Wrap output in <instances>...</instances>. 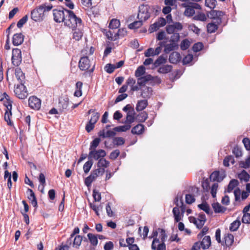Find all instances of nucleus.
I'll return each instance as SVG.
<instances>
[{
	"instance_id": "nucleus-1",
	"label": "nucleus",
	"mask_w": 250,
	"mask_h": 250,
	"mask_svg": "<svg viewBox=\"0 0 250 250\" xmlns=\"http://www.w3.org/2000/svg\"><path fill=\"white\" fill-rule=\"evenodd\" d=\"M52 7L51 4L46 5L45 4H43L39 6L31 11V19L35 21H42L44 18L45 13L51 10Z\"/></svg>"
},
{
	"instance_id": "nucleus-2",
	"label": "nucleus",
	"mask_w": 250,
	"mask_h": 250,
	"mask_svg": "<svg viewBox=\"0 0 250 250\" xmlns=\"http://www.w3.org/2000/svg\"><path fill=\"white\" fill-rule=\"evenodd\" d=\"M66 13L64 24L72 29L73 30L76 29L78 25H81L82 21L81 18L76 16L73 11L69 10H66Z\"/></svg>"
},
{
	"instance_id": "nucleus-3",
	"label": "nucleus",
	"mask_w": 250,
	"mask_h": 250,
	"mask_svg": "<svg viewBox=\"0 0 250 250\" xmlns=\"http://www.w3.org/2000/svg\"><path fill=\"white\" fill-rule=\"evenodd\" d=\"M150 17L148 12L144 13L141 12L139 11L138 14V18L139 20L138 21H135L133 22L128 25V28L131 29H137L142 26L143 24V21L147 20Z\"/></svg>"
},
{
	"instance_id": "nucleus-4",
	"label": "nucleus",
	"mask_w": 250,
	"mask_h": 250,
	"mask_svg": "<svg viewBox=\"0 0 250 250\" xmlns=\"http://www.w3.org/2000/svg\"><path fill=\"white\" fill-rule=\"evenodd\" d=\"M66 10V9L63 7H60L53 10L54 20L56 22H64L66 15L65 13Z\"/></svg>"
},
{
	"instance_id": "nucleus-5",
	"label": "nucleus",
	"mask_w": 250,
	"mask_h": 250,
	"mask_svg": "<svg viewBox=\"0 0 250 250\" xmlns=\"http://www.w3.org/2000/svg\"><path fill=\"white\" fill-rule=\"evenodd\" d=\"M12 63L15 66H18L21 62L22 57L21 50L18 48L12 50Z\"/></svg>"
},
{
	"instance_id": "nucleus-6",
	"label": "nucleus",
	"mask_w": 250,
	"mask_h": 250,
	"mask_svg": "<svg viewBox=\"0 0 250 250\" xmlns=\"http://www.w3.org/2000/svg\"><path fill=\"white\" fill-rule=\"evenodd\" d=\"M14 92L17 97L20 99H24L28 95L27 89L24 83L18 84L14 89Z\"/></svg>"
},
{
	"instance_id": "nucleus-7",
	"label": "nucleus",
	"mask_w": 250,
	"mask_h": 250,
	"mask_svg": "<svg viewBox=\"0 0 250 250\" xmlns=\"http://www.w3.org/2000/svg\"><path fill=\"white\" fill-rule=\"evenodd\" d=\"M182 29L183 25L179 22H173L172 24H168L166 27V32L168 34L177 33Z\"/></svg>"
},
{
	"instance_id": "nucleus-8",
	"label": "nucleus",
	"mask_w": 250,
	"mask_h": 250,
	"mask_svg": "<svg viewBox=\"0 0 250 250\" xmlns=\"http://www.w3.org/2000/svg\"><path fill=\"white\" fill-rule=\"evenodd\" d=\"M155 79L156 78L151 75L147 74L138 78L137 79V83L140 86H145V84L148 83H149L150 84H153Z\"/></svg>"
},
{
	"instance_id": "nucleus-9",
	"label": "nucleus",
	"mask_w": 250,
	"mask_h": 250,
	"mask_svg": "<svg viewBox=\"0 0 250 250\" xmlns=\"http://www.w3.org/2000/svg\"><path fill=\"white\" fill-rule=\"evenodd\" d=\"M224 15L223 12L217 10H211L208 16L209 18L211 19L216 20V22L219 24L222 22V17Z\"/></svg>"
},
{
	"instance_id": "nucleus-10",
	"label": "nucleus",
	"mask_w": 250,
	"mask_h": 250,
	"mask_svg": "<svg viewBox=\"0 0 250 250\" xmlns=\"http://www.w3.org/2000/svg\"><path fill=\"white\" fill-rule=\"evenodd\" d=\"M106 155V152L104 150L99 149L98 150H93L89 151L88 158V159H94L97 160L100 158H103Z\"/></svg>"
},
{
	"instance_id": "nucleus-11",
	"label": "nucleus",
	"mask_w": 250,
	"mask_h": 250,
	"mask_svg": "<svg viewBox=\"0 0 250 250\" xmlns=\"http://www.w3.org/2000/svg\"><path fill=\"white\" fill-rule=\"evenodd\" d=\"M28 104L30 108L39 110L41 105V101L36 96H31L29 98Z\"/></svg>"
},
{
	"instance_id": "nucleus-12",
	"label": "nucleus",
	"mask_w": 250,
	"mask_h": 250,
	"mask_svg": "<svg viewBox=\"0 0 250 250\" xmlns=\"http://www.w3.org/2000/svg\"><path fill=\"white\" fill-rule=\"evenodd\" d=\"M90 66V60L87 56L81 57L79 62V67L82 71L88 70Z\"/></svg>"
},
{
	"instance_id": "nucleus-13",
	"label": "nucleus",
	"mask_w": 250,
	"mask_h": 250,
	"mask_svg": "<svg viewBox=\"0 0 250 250\" xmlns=\"http://www.w3.org/2000/svg\"><path fill=\"white\" fill-rule=\"evenodd\" d=\"M151 249L153 250H166V244L160 241L157 238H154L151 244Z\"/></svg>"
},
{
	"instance_id": "nucleus-14",
	"label": "nucleus",
	"mask_w": 250,
	"mask_h": 250,
	"mask_svg": "<svg viewBox=\"0 0 250 250\" xmlns=\"http://www.w3.org/2000/svg\"><path fill=\"white\" fill-rule=\"evenodd\" d=\"M88 239L90 243L91 246L88 247V249H86V250H93L95 247L97 246L98 242L97 239V236L95 234L89 233L87 234Z\"/></svg>"
},
{
	"instance_id": "nucleus-15",
	"label": "nucleus",
	"mask_w": 250,
	"mask_h": 250,
	"mask_svg": "<svg viewBox=\"0 0 250 250\" xmlns=\"http://www.w3.org/2000/svg\"><path fill=\"white\" fill-rule=\"evenodd\" d=\"M12 104L10 103H9L8 104L6 105V110L5 111V113L4 114V120L5 122L7 123V124L9 125L12 126L13 125V123L10 120V117L12 116Z\"/></svg>"
},
{
	"instance_id": "nucleus-16",
	"label": "nucleus",
	"mask_w": 250,
	"mask_h": 250,
	"mask_svg": "<svg viewBox=\"0 0 250 250\" xmlns=\"http://www.w3.org/2000/svg\"><path fill=\"white\" fill-rule=\"evenodd\" d=\"M116 135V131L114 130V128L112 130H108L106 131L105 129H103L98 132L99 137L103 138L113 137Z\"/></svg>"
},
{
	"instance_id": "nucleus-17",
	"label": "nucleus",
	"mask_w": 250,
	"mask_h": 250,
	"mask_svg": "<svg viewBox=\"0 0 250 250\" xmlns=\"http://www.w3.org/2000/svg\"><path fill=\"white\" fill-rule=\"evenodd\" d=\"M24 35L22 33L15 34L12 38V43L15 46H18L21 44L24 41Z\"/></svg>"
},
{
	"instance_id": "nucleus-18",
	"label": "nucleus",
	"mask_w": 250,
	"mask_h": 250,
	"mask_svg": "<svg viewBox=\"0 0 250 250\" xmlns=\"http://www.w3.org/2000/svg\"><path fill=\"white\" fill-rule=\"evenodd\" d=\"M182 6L183 7L186 8L185 11L184 12V14L185 16L187 17H191L195 14V10L193 9V7L189 4V3H183L182 4Z\"/></svg>"
},
{
	"instance_id": "nucleus-19",
	"label": "nucleus",
	"mask_w": 250,
	"mask_h": 250,
	"mask_svg": "<svg viewBox=\"0 0 250 250\" xmlns=\"http://www.w3.org/2000/svg\"><path fill=\"white\" fill-rule=\"evenodd\" d=\"M15 76L20 84L24 83L25 76L21 68H17L15 69Z\"/></svg>"
},
{
	"instance_id": "nucleus-20",
	"label": "nucleus",
	"mask_w": 250,
	"mask_h": 250,
	"mask_svg": "<svg viewBox=\"0 0 250 250\" xmlns=\"http://www.w3.org/2000/svg\"><path fill=\"white\" fill-rule=\"evenodd\" d=\"M211 245V239L209 236H205L203 239L202 241L199 244L203 250L208 249Z\"/></svg>"
},
{
	"instance_id": "nucleus-21",
	"label": "nucleus",
	"mask_w": 250,
	"mask_h": 250,
	"mask_svg": "<svg viewBox=\"0 0 250 250\" xmlns=\"http://www.w3.org/2000/svg\"><path fill=\"white\" fill-rule=\"evenodd\" d=\"M141 96L143 98H149L152 94V89L150 87L142 88Z\"/></svg>"
},
{
	"instance_id": "nucleus-22",
	"label": "nucleus",
	"mask_w": 250,
	"mask_h": 250,
	"mask_svg": "<svg viewBox=\"0 0 250 250\" xmlns=\"http://www.w3.org/2000/svg\"><path fill=\"white\" fill-rule=\"evenodd\" d=\"M178 48V44H176L175 43L170 42V43H167V44L165 48H164V52L166 54H168L171 51L177 50Z\"/></svg>"
},
{
	"instance_id": "nucleus-23",
	"label": "nucleus",
	"mask_w": 250,
	"mask_h": 250,
	"mask_svg": "<svg viewBox=\"0 0 250 250\" xmlns=\"http://www.w3.org/2000/svg\"><path fill=\"white\" fill-rule=\"evenodd\" d=\"M148 102L146 100H139L138 101L137 103L136 110H137V111H142L146 108Z\"/></svg>"
},
{
	"instance_id": "nucleus-24",
	"label": "nucleus",
	"mask_w": 250,
	"mask_h": 250,
	"mask_svg": "<svg viewBox=\"0 0 250 250\" xmlns=\"http://www.w3.org/2000/svg\"><path fill=\"white\" fill-rule=\"evenodd\" d=\"M212 207L216 213H224L226 210V207L222 206L219 203H214L212 204Z\"/></svg>"
},
{
	"instance_id": "nucleus-25",
	"label": "nucleus",
	"mask_w": 250,
	"mask_h": 250,
	"mask_svg": "<svg viewBox=\"0 0 250 250\" xmlns=\"http://www.w3.org/2000/svg\"><path fill=\"white\" fill-rule=\"evenodd\" d=\"M180 60V55L177 52H173L169 56V61L172 63H176Z\"/></svg>"
},
{
	"instance_id": "nucleus-26",
	"label": "nucleus",
	"mask_w": 250,
	"mask_h": 250,
	"mask_svg": "<svg viewBox=\"0 0 250 250\" xmlns=\"http://www.w3.org/2000/svg\"><path fill=\"white\" fill-rule=\"evenodd\" d=\"M144 125L142 124H138L134 126L131 130V132L133 134L140 135L143 133L144 130Z\"/></svg>"
},
{
	"instance_id": "nucleus-27",
	"label": "nucleus",
	"mask_w": 250,
	"mask_h": 250,
	"mask_svg": "<svg viewBox=\"0 0 250 250\" xmlns=\"http://www.w3.org/2000/svg\"><path fill=\"white\" fill-rule=\"evenodd\" d=\"M238 177L241 182L244 181L247 182L250 180V175L245 170H242L241 172L238 174Z\"/></svg>"
},
{
	"instance_id": "nucleus-28",
	"label": "nucleus",
	"mask_w": 250,
	"mask_h": 250,
	"mask_svg": "<svg viewBox=\"0 0 250 250\" xmlns=\"http://www.w3.org/2000/svg\"><path fill=\"white\" fill-rule=\"evenodd\" d=\"M69 104V99L67 97H61L59 99V106L63 109H66Z\"/></svg>"
},
{
	"instance_id": "nucleus-29",
	"label": "nucleus",
	"mask_w": 250,
	"mask_h": 250,
	"mask_svg": "<svg viewBox=\"0 0 250 250\" xmlns=\"http://www.w3.org/2000/svg\"><path fill=\"white\" fill-rule=\"evenodd\" d=\"M209 178L211 181L213 182H220L223 180L224 177L220 176L219 171H215L210 174Z\"/></svg>"
},
{
	"instance_id": "nucleus-30",
	"label": "nucleus",
	"mask_w": 250,
	"mask_h": 250,
	"mask_svg": "<svg viewBox=\"0 0 250 250\" xmlns=\"http://www.w3.org/2000/svg\"><path fill=\"white\" fill-rule=\"evenodd\" d=\"M172 68V66L171 65H164L159 67L158 70V72L159 73L166 74L170 72Z\"/></svg>"
},
{
	"instance_id": "nucleus-31",
	"label": "nucleus",
	"mask_w": 250,
	"mask_h": 250,
	"mask_svg": "<svg viewBox=\"0 0 250 250\" xmlns=\"http://www.w3.org/2000/svg\"><path fill=\"white\" fill-rule=\"evenodd\" d=\"M239 184V182L236 179H232L230 181L227 189V192L229 193L232 191V190L237 187Z\"/></svg>"
},
{
	"instance_id": "nucleus-32",
	"label": "nucleus",
	"mask_w": 250,
	"mask_h": 250,
	"mask_svg": "<svg viewBox=\"0 0 250 250\" xmlns=\"http://www.w3.org/2000/svg\"><path fill=\"white\" fill-rule=\"evenodd\" d=\"M167 62V58L163 55H161L155 61L153 65L155 67H157L161 64H165Z\"/></svg>"
},
{
	"instance_id": "nucleus-33",
	"label": "nucleus",
	"mask_w": 250,
	"mask_h": 250,
	"mask_svg": "<svg viewBox=\"0 0 250 250\" xmlns=\"http://www.w3.org/2000/svg\"><path fill=\"white\" fill-rule=\"evenodd\" d=\"M198 207L201 210H204L207 214H209L212 212H210V209L209 205L207 202L203 203L198 205Z\"/></svg>"
},
{
	"instance_id": "nucleus-34",
	"label": "nucleus",
	"mask_w": 250,
	"mask_h": 250,
	"mask_svg": "<svg viewBox=\"0 0 250 250\" xmlns=\"http://www.w3.org/2000/svg\"><path fill=\"white\" fill-rule=\"evenodd\" d=\"M146 72V68L145 66L143 65H141L139 66L137 69L136 70L135 72V76L136 77H142L143 75L145 74Z\"/></svg>"
},
{
	"instance_id": "nucleus-35",
	"label": "nucleus",
	"mask_w": 250,
	"mask_h": 250,
	"mask_svg": "<svg viewBox=\"0 0 250 250\" xmlns=\"http://www.w3.org/2000/svg\"><path fill=\"white\" fill-rule=\"evenodd\" d=\"M241 225L240 221L236 220L230 224L229 230L231 231H236Z\"/></svg>"
},
{
	"instance_id": "nucleus-36",
	"label": "nucleus",
	"mask_w": 250,
	"mask_h": 250,
	"mask_svg": "<svg viewBox=\"0 0 250 250\" xmlns=\"http://www.w3.org/2000/svg\"><path fill=\"white\" fill-rule=\"evenodd\" d=\"M207 31L208 33H212L215 32L218 29V24L215 23H209L207 25Z\"/></svg>"
},
{
	"instance_id": "nucleus-37",
	"label": "nucleus",
	"mask_w": 250,
	"mask_h": 250,
	"mask_svg": "<svg viewBox=\"0 0 250 250\" xmlns=\"http://www.w3.org/2000/svg\"><path fill=\"white\" fill-rule=\"evenodd\" d=\"M131 127V125L126 124L125 125L118 126L114 128V130L116 132H125L129 130Z\"/></svg>"
},
{
	"instance_id": "nucleus-38",
	"label": "nucleus",
	"mask_w": 250,
	"mask_h": 250,
	"mask_svg": "<svg viewBox=\"0 0 250 250\" xmlns=\"http://www.w3.org/2000/svg\"><path fill=\"white\" fill-rule=\"evenodd\" d=\"M101 142V139L99 138H96L94 139L90 143L89 150L90 151L95 150L96 147L99 145V143Z\"/></svg>"
},
{
	"instance_id": "nucleus-39",
	"label": "nucleus",
	"mask_w": 250,
	"mask_h": 250,
	"mask_svg": "<svg viewBox=\"0 0 250 250\" xmlns=\"http://www.w3.org/2000/svg\"><path fill=\"white\" fill-rule=\"evenodd\" d=\"M82 241L83 236L81 235L76 236L75 238L73 239V247H75L77 248H79V247L81 245Z\"/></svg>"
},
{
	"instance_id": "nucleus-40",
	"label": "nucleus",
	"mask_w": 250,
	"mask_h": 250,
	"mask_svg": "<svg viewBox=\"0 0 250 250\" xmlns=\"http://www.w3.org/2000/svg\"><path fill=\"white\" fill-rule=\"evenodd\" d=\"M225 243L226 246H230L232 244L234 240V236L231 234H228L224 238Z\"/></svg>"
},
{
	"instance_id": "nucleus-41",
	"label": "nucleus",
	"mask_w": 250,
	"mask_h": 250,
	"mask_svg": "<svg viewBox=\"0 0 250 250\" xmlns=\"http://www.w3.org/2000/svg\"><path fill=\"white\" fill-rule=\"evenodd\" d=\"M148 114L145 112H142L137 115V119L139 122H144L147 118Z\"/></svg>"
},
{
	"instance_id": "nucleus-42",
	"label": "nucleus",
	"mask_w": 250,
	"mask_h": 250,
	"mask_svg": "<svg viewBox=\"0 0 250 250\" xmlns=\"http://www.w3.org/2000/svg\"><path fill=\"white\" fill-rule=\"evenodd\" d=\"M120 25V21L117 19H112L109 25V27L110 29H117L118 28Z\"/></svg>"
},
{
	"instance_id": "nucleus-43",
	"label": "nucleus",
	"mask_w": 250,
	"mask_h": 250,
	"mask_svg": "<svg viewBox=\"0 0 250 250\" xmlns=\"http://www.w3.org/2000/svg\"><path fill=\"white\" fill-rule=\"evenodd\" d=\"M109 162L106 161L105 159L101 158L99 159L97 163L98 167H107L109 165Z\"/></svg>"
},
{
	"instance_id": "nucleus-44",
	"label": "nucleus",
	"mask_w": 250,
	"mask_h": 250,
	"mask_svg": "<svg viewBox=\"0 0 250 250\" xmlns=\"http://www.w3.org/2000/svg\"><path fill=\"white\" fill-rule=\"evenodd\" d=\"M89 160L86 162L83 165V169L84 172L85 173H87L90 169H91L92 165H93V161L91 159H89Z\"/></svg>"
},
{
	"instance_id": "nucleus-45",
	"label": "nucleus",
	"mask_w": 250,
	"mask_h": 250,
	"mask_svg": "<svg viewBox=\"0 0 250 250\" xmlns=\"http://www.w3.org/2000/svg\"><path fill=\"white\" fill-rule=\"evenodd\" d=\"M74 30L75 31L73 32V39H75L76 41H79L83 36L82 32L80 30L77 29L76 28L74 29Z\"/></svg>"
},
{
	"instance_id": "nucleus-46",
	"label": "nucleus",
	"mask_w": 250,
	"mask_h": 250,
	"mask_svg": "<svg viewBox=\"0 0 250 250\" xmlns=\"http://www.w3.org/2000/svg\"><path fill=\"white\" fill-rule=\"evenodd\" d=\"M89 206L91 209H92L96 214L97 216H99V211L100 210H102L103 208V206L101 205L99 206H96L93 203H90Z\"/></svg>"
},
{
	"instance_id": "nucleus-47",
	"label": "nucleus",
	"mask_w": 250,
	"mask_h": 250,
	"mask_svg": "<svg viewBox=\"0 0 250 250\" xmlns=\"http://www.w3.org/2000/svg\"><path fill=\"white\" fill-rule=\"evenodd\" d=\"M125 143V139L121 137H114L113 138V143L116 146H122Z\"/></svg>"
},
{
	"instance_id": "nucleus-48",
	"label": "nucleus",
	"mask_w": 250,
	"mask_h": 250,
	"mask_svg": "<svg viewBox=\"0 0 250 250\" xmlns=\"http://www.w3.org/2000/svg\"><path fill=\"white\" fill-rule=\"evenodd\" d=\"M172 35L171 36L169 42H172L173 43H175L176 44H178V42L180 40V35L179 33L172 34Z\"/></svg>"
},
{
	"instance_id": "nucleus-49",
	"label": "nucleus",
	"mask_w": 250,
	"mask_h": 250,
	"mask_svg": "<svg viewBox=\"0 0 250 250\" xmlns=\"http://www.w3.org/2000/svg\"><path fill=\"white\" fill-rule=\"evenodd\" d=\"M160 234L159 236V239L161 242L165 243L166 239L167 238V235L166 232V231L163 229H159Z\"/></svg>"
},
{
	"instance_id": "nucleus-50",
	"label": "nucleus",
	"mask_w": 250,
	"mask_h": 250,
	"mask_svg": "<svg viewBox=\"0 0 250 250\" xmlns=\"http://www.w3.org/2000/svg\"><path fill=\"white\" fill-rule=\"evenodd\" d=\"M217 1L216 0H206L205 5L206 6L209 7L211 9H213L215 7L217 4Z\"/></svg>"
},
{
	"instance_id": "nucleus-51",
	"label": "nucleus",
	"mask_w": 250,
	"mask_h": 250,
	"mask_svg": "<svg viewBox=\"0 0 250 250\" xmlns=\"http://www.w3.org/2000/svg\"><path fill=\"white\" fill-rule=\"evenodd\" d=\"M189 46L190 42L187 39L183 40L180 44V47L182 50H187Z\"/></svg>"
},
{
	"instance_id": "nucleus-52",
	"label": "nucleus",
	"mask_w": 250,
	"mask_h": 250,
	"mask_svg": "<svg viewBox=\"0 0 250 250\" xmlns=\"http://www.w3.org/2000/svg\"><path fill=\"white\" fill-rule=\"evenodd\" d=\"M194 20L196 21H205L207 20L206 16L204 13H200L195 15L193 17Z\"/></svg>"
},
{
	"instance_id": "nucleus-53",
	"label": "nucleus",
	"mask_w": 250,
	"mask_h": 250,
	"mask_svg": "<svg viewBox=\"0 0 250 250\" xmlns=\"http://www.w3.org/2000/svg\"><path fill=\"white\" fill-rule=\"evenodd\" d=\"M203 47V44L202 42H199L193 45L192 50L194 52H197L201 50Z\"/></svg>"
},
{
	"instance_id": "nucleus-54",
	"label": "nucleus",
	"mask_w": 250,
	"mask_h": 250,
	"mask_svg": "<svg viewBox=\"0 0 250 250\" xmlns=\"http://www.w3.org/2000/svg\"><path fill=\"white\" fill-rule=\"evenodd\" d=\"M240 167L248 168L250 167V156L246 160L245 162L241 161L239 164Z\"/></svg>"
},
{
	"instance_id": "nucleus-55",
	"label": "nucleus",
	"mask_w": 250,
	"mask_h": 250,
	"mask_svg": "<svg viewBox=\"0 0 250 250\" xmlns=\"http://www.w3.org/2000/svg\"><path fill=\"white\" fill-rule=\"evenodd\" d=\"M28 17L26 15L23 17L21 19H20L17 23V27L18 28H21L23 26V25L27 22L28 20Z\"/></svg>"
},
{
	"instance_id": "nucleus-56",
	"label": "nucleus",
	"mask_w": 250,
	"mask_h": 250,
	"mask_svg": "<svg viewBox=\"0 0 250 250\" xmlns=\"http://www.w3.org/2000/svg\"><path fill=\"white\" fill-rule=\"evenodd\" d=\"M115 69V65L111 63L107 64L104 67L105 70L109 74L113 73Z\"/></svg>"
},
{
	"instance_id": "nucleus-57",
	"label": "nucleus",
	"mask_w": 250,
	"mask_h": 250,
	"mask_svg": "<svg viewBox=\"0 0 250 250\" xmlns=\"http://www.w3.org/2000/svg\"><path fill=\"white\" fill-rule=\"evenodd\" d=\"M99 117L100 114L98 112H95L92 115L91 119L89 122L95 124L99 120Z\"/></svg>"
},
{
	"instance_id": "nucleus-58",
	"label": "nucleus",
	"mask_w": 250,
	"mask_h": 250,
	"mask_svg": "<svg viewBox=\"0 0 250 250\" xmlns=\"http://www.w3.org/2000/svg\"><path fill=\"white\" fill-rule=\"evenodd\" d=\"M195 201V199L193 195L188 194L186 195V202L188 204H191Z\"/></svg>"
},
{
	"instance_id": "nucleus-59",
	"label": "nucleus",
	"mask_w": 250,
	"mask_h": 250,
	"mask_svg": "<svg viewBox=\"0 0 250 250\" xmlns=\"http://www.w3.org/2000/svg\"><path fill=\"white\" fill-rule=\"evenodd\" d=\"M166 35L164 31H160L158 33L156 37V39L158 41H162L164 40H167L168 38H166Z\"/></svg>"
},
{
	"instance_id": "nucleus-60",
	"label": "nucleus",
	"mask_w": 250,
	"mask_h": 250,
	"mask_svg": "<svg viewBox=\"0 0 250 250\" xmlns=\"http://www.w3.org/2000/svg\"><path fill=\"white\" fill-rule=\"evenodd\" d=\"M193 60V55L191 54H188L186 55L183 60V63L184 64H188Z\"/></svg>"
},
{
	"instance_id": "nucleus-61",
	"label": "nucleus",
	"mask_w": 250,
	"mask_h": 250,
	"mask_svg": "<svg viewBox=\"0 0 250 250\" xmlns=\"http://www.w3.org/2000/svg\"><path fill=\"white\" fill-rule=\"evenodd\" d=\"M95 180L93 177L90 175L89 176L86 177L84 180V184L87 187H90L92 183Z\"/></svg>"
},
{
	"instance_id": "nucleus-62",
	"label": "nucleus",
	"mask_w": 250,
	"mask_h": 250,
	"mask_svg": "<svg viewBox=\"0 0 250 250\" xmlns=\"http://www.w3.org/2000/svg\"><path fill=\"white\" fill-rule=\"evenodd\" d=\"M93 197L95 202H99L101 199V193L94 189L93 191Z\"/></svg>"
},
{
	"instance_id": "nucleus-63",
	"label": "nucleus",
	"mask_w": 250,
	"mask_h": 250,
	"mask_svg": "<svg viewBox=\"0 0 250 250\" xmlns=\"http://www.w3.org/2000/svg\"><path fill=\"white\" fill-rule=\"evenodd\" d=\"M242 221L245 224H250V213H244Z\"/></svg>"
},
{
	"instance_id": "nucleus-64",
	"label": "nucleus",
	"mask_w": 250,
	"mask_h": 250,
	"mask_svg": "<svg viewBox=\"0 0 250 250\" xmlns=\"http://www.w3.org/2000/svg\"><path fill=\"white\" fill-rule=\"evenodd\" d=\"M243 143L247 150H250V140L248 138H244L243 139Z\"/></svg>"
}]
</instances>
